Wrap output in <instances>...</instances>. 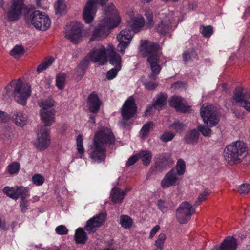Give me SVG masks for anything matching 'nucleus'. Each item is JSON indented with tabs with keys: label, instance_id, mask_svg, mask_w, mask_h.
<instances>
[{
	"label": "nucleus",
	"instance_id": "9b49d317",
	"mask_svg": "<svg viewBox=\"0 0 250 250\" xmlns=\"http://www.w3.org/2000/svg\"><path fill=\"white\" fill-rule=\"evenodd\" d=\"M30 20L37 29L44 31L50 25V20L44 12L36 10L30 14Z\"/></svg>",
	"mask_w": 250,
	"mask_h": 250
},
{
	"label": "nucleus",
	"instance_id": "c756f323",
	"mask_svg": "<svg viewBox=\"0 0 250 250\" xmlns=\"http://www.w3.org/2000/svg\"><path fill=\"white\" fill-rule=\"evenodd\" d=\"M108 55L110 63L114 66L119 65L121 67V57L118 54L113 50H110Z\"/></svg>",
	"mask_w": 250,
	"mask_h": 250
},
{
	"label": "nucleus",
	"instance_id": "603ef678",
	"mask_svg": "<svg viewBox=\"0 0 250 250\" xmlns=\"http://www.w3.org/2000/svg\"><path fill=\"white\" fill-rule=\"evenodd\" d=\"M238 192L241 194H247L250 193V184H242L239 187Z\"/></svg>",
	"mask_w": 250,
	"mask_h": 250
},
{
	"label": "nucleus",
	"instance_id": "0e129e2a",
	"mask_svg": "<svg viewBox=\"0 0 250 250\" xmlns=\"http://www.w3.org/2000/svg\"><path fill=\"white\" fill-rule=\"evenodd\" d=\"M20 208L21 211L22 212H25L26 211L27 209V201L25 199H22L21 200V203H20Z\"/></svg>",
	"mask_w": 250,
	"mask_h": 250
},
{
	"label": "nucleus",
	"instance_id": "72a5a7b5",
	"mask_svg": "<svg viewBox=\"0 0 250 250\" xmlns=\"http://www.w3.org/2000/svg\"><path fill=\"white\" fill-rule=\"evenodd\" d=\"M186 165L185 162L182 159H179L177 161L176 167L173 169L175 172L180 177L183 175L185 172Z\"/></svg>",
	"mask_w": 250,
	"mask_h": 250
},
{
	"label": "nucleus",
	"instance_id": "e433bc0d",
	"mask_svg": "<svg viewBox=\"0 0 250 250\" xmlns=\"http://www.w3.org/2000/svg\"><path fill=\"white\" fill-rule=\"evenodd\" d=\"M20 168L19 163L17 162H12L6 167V171L10 175H16L18 173Z\"/></svg>",
	"mask_w": 250,
	"mask_h": 250
},
{
	"label": "nucleus",
	"instance_id": "f03ea898",
	"mask_svg": "<svg viewBox=\"0 0 250 250\" xmlns=\"http://www.w3.org/2000/svg\"><path fill=\"white\" fill-rule=\"evenodd\" d=\"M104 12L105 17L93 30L90 41L99 40L104 38L109 34V29L116 27L120 22V17L112 4L107 9H104Z\"/></svg>",
	"mask_w": 250,
	"mask_h": 250
},
{
	"label": "nucleus",
	"instance_id": "6e6552de",
	"mask_svg": "<svg viewBox=\"0 0 250 250\" xmlns=\"http://www.w3.org/2000/svg\"><path fill=\"white\" fill-rule=\"evenodd\" d=\"M38 104L42 109L40 114L42 121L45 124L44 126H51L55 122V111L53 108L54 101L53 99H41L38 102Z\"/></svg>",
	"mask_w": 250,
	"mask_h": 250
},
{
	"label": "nucleus",
	"instance_id": "6e6d98bb",
	"mask_svg": "<svg viewBox=\"0 0 250 250\" xmlns=\"http://www.w3.org/2000/svg\"><path fill=\"white\" fill-rule=\"evenodd\" d=\"M55 231L58 234L65 235L67 234L68 230L64 225H61L56 228Z\"/></svg>",
	"mask_w": 250,
	"mask_h": 250
},
{
	"label": "nucleus",
	"instance_id": "dca6fc26",
	"mask_svg": "<svg viewBox=\"0 0 250 250\" xmlns=\"http://www.w3.org/2000/svg\"><path fill=\"white\" fill-rule=\"evenodd\" d=\"M133 31L128 29L122 30L117 36V39L119 42L118 49L123 54L125 49L128 47L133 36Z\"/></svg>",
	"mask_w": 250,
	"mask_h": 250
},
{
	"label": "nucleus",
	"instance_id": "7ed1b4c3",
	"mask_svg": "<svg viewBox=\"0 0 250 250\" xmlns=\"http://www.w3.org/2000/svg\"><path fill=\"white\" fill-rule=\"evenodd\" d=\"M159 49L160 46L158 44L146 41L142 42L140 46V50L142 54L147 56V62L153 73L150 78L153 79H155L156 76L159 74L162 69L158 53Z\"/></svg>",
	"mask_w": 250,
	"mask_h": 250
},
{
	"label": "nucleus",
	"instance_id": "58836bf2",
	"mask_svg": "<svg viewBox=\"0 0 250 250\" xmlns=\"http://www.w3.org/2000/svg\"><path fill=\"white\" fill-rule=\"evenodd\" d=\"M3 191L7 196L13 199H18L16 188L6 187L3 188Z\"/></svg>",
	"mask_w": 250,
	"mask_h": 250
},
{
	"label": "nucleus",
	"instance_id": "864d4df0",
	"mask_svg": "<svg viewBox=\"0 0 250 250\" xmlns=\"http://www.w3.org/2000/svg\"><path fill=\"white\" fill-rule=\"evenodd\" d=\"M201 32L204 37H209L213 33L212 27L211 26H203Z\"/></svg>",
	"mask_w": 250,
	"mask_h": 250
},
{
	"label": "nucleus",
	"instance_id": "4d7b16f0",
	"mask_svg": "<svg viewBox=\"0 0 250 250\" xmlns=\"http://www.w3.org/2000/svg\"><path fill=\"white\" fill-rule=\"evenodd\" d=\"M156 111H158V107L153 103L151 105L147 107L145 111V115L146 116L152 115L155 113Z\"/></svg>",
	"mask_w": 250,
	"mask_h": 250
},
{
	"label": "nucleus",
	"instance_id": "6ab92c4d",
	"mask_svg": "<svg viewBox=\"0 0 250 250\" xmlns=\"http://www.w3.org/2000/svg\"><path fill=\"white\" fill-rule=\"evenodd\" d=\"M106 216L105 213H101L94 216L87 221L85 229L89 232H93L99 228L104 221Z\"/></svg>",
	"mask_w": 250,
	"mask_h": 250
},
{
	"label": "nucleus",
	"instance_id": "473e14b6",
	"mask_svg": "<svg viewBox=\"0 0 250 250\" xmlns=\"http://www.w3.org/2000/svg\"><path fill=\"white\" fill-rule=\"evenodd\" d=\"M133 220L131 217L126 215H121L120 218V223L124 229H129L133 225Z\"/></svg>",
	"mask_w": 250,
	"mask_h": 250
},
{
	"label": "nucleus",
	"instance_id": "f704fd0d",
	"mask_svg": "<svg viewBox=\"0 0 250 250\" xmlns=\"http://www.w3.org/2000/svg\"><path fill=\"white\" fill-rule=\"evenodd\" d=\"M54 62V59L52 57L45 58L43 62L37 67V71L38 73H41L45 70Z\"/></svg>",
	"mask_w": 250,
	"mask_h": 250
},
{
	"label": "nucleus",
	"instance_id": "49530a36",
	"mask_svg": "<svg viewBox=\"0 0 250 250\" xmlns=\"http://www.w3.org/2000/svg\"><path fill=\"white\" fill-rule=\"evenodd\" d=\"M153 74V73L149 76V79L150 81H147L146 82L144 83V85L146 89H148L149 90H152L155 89L157 86V84L155 83V80L156 79H153L150 78V76ZM157 75L156 77H157Z\"/></svg>",
	"mask_w": 250,
	"mask_h": 250
},
{
	"label": "nucleus",
	"instance_id": "f8f14e48",
	"mask_svg": "<svg viewBox=\"0 0 250 250\" xmlns=\"http://www.w3.org/2000/svg\"><path fill=\"white\" fill-rule=\"evenodd\" d=\"M108 0H88L83 10V19L86 23L92 22L97 12V4L104 5Z\"/></svg>",
	"mask_w": 250,
	"mask_h": 250
},
{
	"label": "nucleus",
	"instance_id": "de8ad7c7",
	"mask_svg": "<svg viewBox=\"0 0 250 250\" xmlns=\"http://www.w3.org/2000/svg\"><path fill=\"white\" fill-rule=\"evenodd\" d=\"M44 178L40 174H36L32 176V182L36 186H41L44 182Z\"/></svg>",
	"mask_w": 250,
	"mask_h": 250
},
{
	"label": "nucleus",
	"instance_id": "9d476101",
	"mask_svg": "<svg viewBox=\"0 0 250 250\" xmlns=\"http://www.w3.org/2000/svg\"><path fill=\"white\" fill-rule=\"evenodd\" d=\"M198 205L193 206L187 201L180 204L176 210V217L181 224L187 223L192 215L195 213V208Z\"/></svg>",
	"mask_w": 250,
	"mask_h": 250
},
{
	"label": "nucleus",
	"instance_id": "423d86ee",
	"mask_svg": "<svg viewBox=\"0 0 250 250\" xmlns=\"http://www.w3.org/2000/svg\"><path fill=\"white\" fill-rule=\"evenodd\" d=\"M247 153L246 144L240 141L232 142L228 145L224 150L225 160L230 165L240 163Z\"/></svg>",
	"mask_w": 250,
	"mask_h": 250
},
{
	"label": "nucleus",
	"instance_id": "bb28decb",
	"mask_svg": "<svg viewBox=\"0 0 250 250\" xmlns=\"http://www.w3.org/2000/svg\"><path fill=\"white\" fill-rule=\"evenodd\" d=\"M245 97L250 98V93L247 95L246 92H244V89L242 87H238L236 88L233 92V100L237 103H239V104L241 102L245 100L244 98Z\"/></svg>",
	"mask_w": 250,
	"mask_h": 250
},
{
	"label": "nucleus",
	"instance_id": "37998d69",
	"mask_svg": "<svg viewBox=\"0 0 250 250\" xmlns=\"http://www.w3.org/2000/svg\"><path fill=\"white\" fill-rule=\"evenodd\" d=\"M65 80V74L60 73L56 77V86L58 89L61 90L63 88Z\"/></svg>",
	"mask_w": 250,
	"mask_h": 250
},
{
	"label": "nucleus",
	"instance_id": "c03bdc74",
	"mask_svg": "<svg viewBox=\"0 0 250 250\" xmlns=\"http://www.w3.org/2000/svg\"><path fill=\"white\" fill-rule=\"evenodd\" d=\"M77 149L78 152L81 154L80 158H82V155L83 154L84 149L83 146V138L81 135H79L76 139Z\"/></svg>",
	"mask_w": 250,
	"mask_h": 250
},
{
	"label": "nucleus",
	"instance_id": "2eb2a0df",
	"mask_svg": "<svg viewBox=\"0 0 250 250\" xmlns=\"http://www.w3.org/2000/svg\"><path fill=\"white\" fill-rule=\"evenodd\" d=\"M88 57L94 62L104 64L106 62V51L104 46L97 43L89 52Z\"/></svg>",
	"mask_w": 250,
	"mask_h": 250
},
{
	"label": "nucleus",
	"instance_id": "a19ab883",
	"mask_svg": "<svg viewBox=\"0 0 250 250\" xmlns=\"http://www.w3.org/2000/svg\"><path fill=\"white\" fill-rule=\"evenodd\" d=\"M24 53V49L22 46L16 45L11 51L10 55L16 59H19Z\"/></svg>",
	"mask_w": 250,
	"mask_h": 250
},
{
	"label": "nucleus",
	"instance_id": "0eeeda50",
	"mask_svg": "<svg viewBox=\"0 0 250 250\" xmlns=\"http://www.w3.org/2000/svg\"><path fill=\"white\" fill-rule=\"evenodd\" d=\"M155 30L161 35H164L172 30L173 24L176 21L173 12L162 11L156 17Z\"/></svg>",
	"mask_w": 250,
	"mask_h": 250
},
{
	"label": "nucleus",
	"instance_id": "4be33fe9",
	"mask_svg": "<svg viewBox=\"0 0 250 250\" xmlns=\"http://www.w3.org/2000/svg\"><path fill=\"white\" fill-rule=\"evenodd\" d=\"M10 119L17 126L22 127L26 125L28 116L21 111H16L11 113Z\"/></svg>",
	"mask_w": 250,
	"mask_h": 250
},
{
	"label": "nucleus",
	"instance_id": "13d9d810",
	"mask_svg": "<svg viewBox=\"0 0 250 250\" xmlns=\"http://www.w3.org/2000/svg\"><path fill=\"white\" fill-rule=\"evenodd\" d=\"M146 16L147 20L146 25L149 28H151L154 25L152 14L151 12H146Z\"/></svg>",
	"mask_w": 250,
	"mask_h": 250
},
{
	"label": "nucleus",
	"instance_id": "5fc2aeb1",
	"mask_svg": "<svg viewBox=\"0 0 250 250\" xmlns=\"http://www.w3.org/2000/svg\"><path fill=\"white\" fill-rule=\"evenodd\" d=\"M171 128L175 130L176 132L180 133L185 128L184 125L179 122H174L171 125Z\"/></svg>",
	"mask_w": 250,
	"mask_h": 250
},
{
	"label": "nucleus",
	"instance_id": "ddd939ff",
	"mask_svg": "<svg viewBox=\"0 0 250 250\" xmlns=\"http://www.w3.org/2000/svg\"><path fill=\"white\" fill-rule=\"evenodd\" d=\"M0 6L4 11L5 18L10 21H17L20 17L24 7L19 5L8 3L4 6L3 2H1Z\"/></svg>",
	"mask_w": 250,
	"mask_h": 250
},
{
	"label": "nucleus",
	"instance_id": "20e7f679",
	"mask_svg": "<svg viewBox=\"0 0 250 250\" xmlns=\"http://www.w3.org/2000/svg\"><path fill=\"white\" fill-rule=\"evenodd\" d=\"M12 90L14 100L20 104L25 105L27 99L31 95L30 85L23 83L20 79L13 80L6 86L3 94L4 95H8Z\"/></svg>",
	"mask_w": 250,
	"mask_h": 250
},
{
	"label": "nucleus",
	"instance_id": "39448f33",
	"mask_svg": "<svg viewBox=\"0 0 250 250\" xmlns=\"http://www.w3.org/2000/svg\"><path fill=\"white\" fill-rule=\"evenodd\" d=\"M201 116L206 125H200L198 129L204 136H209L211 130L210 127L216 125L219 121L216 108L212 104H204L201 108Z\"/></svg>",
	"mask_w": 250,
	"mask_h": 250
},
{
	"label": "nucleus",
	"instance_id": "4468645a",
	"mask_svg": "<svg viewBox=\"0 0 250 250\" xmlns=\"http://www.w3.org/2000/svg\"><path fill=\"white\" fill-rule=\"evenodd\" d=\"M83 25L78 21H73L66 26V36L73 43H76L82 38Z\"/></svg>",
	"mask_w": 250,
	"mask_h": 250
},
{
	"label": "nucleus",
	"instance_id": "aec40b11",
	"mask_svg": "<svg viewBox=\"0 0 250 250\" xmlns=\"http://www.w3.org/2000/svg\"><path fill=\"white\" fill-rule=\"evenodd\" d=\"M50 144L48 132L45 126H41L40 132L38 135L37 141L36 144V147L40 150H42L48 147Z\"/></svg>",
	"mask_w": 250,
	"mask_h": 250
},
{
	"label": "nucleus",
	"instance_id": "09e8293b",
	"mask_svg": "<svg viewBox=\"0 0 250 250\" xmlns=\"http://www.w3.org/2000/svg\"><path fill=\"white\" fill-rule=\"evenodd\" d=\"M121 67L118 65L117 66H115L114 68L110 69L106 73V78L108 80H111L114 78L118 72L120 70Z\"/></svg>",
	"mask_w": 250,
	"mask_h": 250
},
{
	"label": "nucleus",
	"instance_id": "c85d7f7f",
	"mask_svg": "<svg viewBox=\"0 0 250 250\" xmlns=\"http://www.w3.org/2000/svg\"><path fill=\"white\" fill-rule=\"evenodd\" d=\"M138 157L140 158L145 166L148 165L152 159V153L148 150H143L138 154Z\"/></svg>",
	"mask_w": 250,
	"mask_h": 250
},
{
	"label": "nucleus",
	"instance_id": "ea45409f",
	"mask_svg": "<svg viewBox=\"0 0 250 250\" xmlns=\"http://www.w3.org/2000/svg\"><path fill=\"white\" fill-rule=\"evenodd\" d=\"M197 53L192 49L185 51L183 54V61L185 63L188 62L190 60L197 58Z\"/></svg>",
	"mask_w": 250,
	"mask_h": 250
},
{
	"label": "nucleus",
	"instance_id": "bf43d9fd",
	"mask_svg": "<svg viewBox=\"0 0 250 250\" xmlns=\"http://www.w3.org/2000/svg\"><path fill=\"white\" fill-rule=\"evenodd\" d=\"M88 56L84 58L80 62L78 66V68L82 70H85L89 63V60Z\"/></svg>",
	"mask_w": 250,
	"mask_h": 250
},
{
	"label": "nucleus",
	"instance_id": "2f4dec72",
	"mask_svg": "<svg viewBox=\"0 0 250 250\" xmlns=\"http://www.w3.org/2000/svg\"><path fill=\"white\" fill-rule=\"evenodd\" d=\"M75 239L77 243L84 244L86 239V234L82 228H79L76 230Z\"/></svg>",
	"mask_w": 250,
	"mask_h": 250
},
{
	"label": "nucleus",
	"instance_id": "7c9ffc66",
	"mask_svg": "<svg viewBox=\"0 0 250 250\" xmlns=\"http://www.w3.org/2000/svg\"><path fill=\"white\" fill-rule=\"evenodd\" d=\"M199 135V133L198 130L193 129L187 132L185 139L188 144H193L197 141Z\"/></svg>",
	"mask_w": 250,
	"mask_h": 250
},
{
	"label": "nucleus",
	"instance_id": "412c9836",
	"mask_svg": "<svg viewBox=\"0 0 250 250\" xmlns=\"http://www.w3.org/2000/svg\"><path fill=\"white\" fill-rule=\"evenodd\" d=\"M169 105L174 107L177 111L186 112L190 110V106L186 103L184 99L181 97L174 96L169 100Z\"/></svg>",
	"mask_w": 250,
	"mask_h": 250
},
{
	"label": "nucleus",
	"instance_id": "cd10ccee",
	"mask_svg": "<svg viewBox=\"0 0 250 250\" xmlns=\"http://www.w3.org/2000/svg\"><path fill=\"white\" fill-rule=\"evenodd\" d=\"M167 95L166 94L161 93L157 95L153 100L154 104L157 106L158 111H159L162 107L167 103Z\"/></svg>",
	"mask_w": 250,
	"mask_h": 250
},
{
	"label": "nucleus",
	"instance_id": "338daca9",
	"mask_svg": "<svg viewBox=\"0 0 250 250\" xmlns=\"http://www.w3.org/2000/svg\"><path fill=\"white\" fill-rule=\"evenodd\" d=\"M160 227L159 225H156L152 229H151L150 235L149 236V238L150 239H152L154 236L156 234V233L158 231V230L160 229Z\"/></svg>",
	"mask_w": 250,
	"mask_h": 250
},
{
	"label": "nucleus",
	"instance_id": "680f3d73",
	"mask_svg": "<svg viewBox=\"0 0 250 250\" xmlns=\"http://www.w3.org/2000/svg\"><path fill=\"white\" fill-rule=\"evenodd\" d=\"M10 117L5 112L0 111V122L6 123L9 121Z\"/></svg>",
	"mask_w": 250,
	"mask_h": 250
},
{
	"label": "nucleus",
	"instance_id": "a211bd4d",
	"mask_svg": "<svg viewBox=\"0 0 250 250\" xmlns=\"http://www.w3.org/2000/svg\"><path fill=\"white\" fill-rule=\"evenodd\" d=\"M155 159V167L157 170L162 171L167 167L173 164L170 153H165L156 156Z\"/></svg>",
	"mask_w": 250,
	"mask_h": 250
},
{
	"label": "nucleus",
	"instance_id": "f257e3e1",
	"mask_svg": "<svg viewBox=\"0 0 250 250\" xmlns=\"http://www.w3.org/2000/svg\"><path fill=\"white\" fill-rule=\"evenodd\" d=\"M115 138L110 129L103 127L95 135L88 152L92 162L100 163L106 157V147L114 143Z\"/></svg>",
	"mask_w": 250,
	"mask_h": 250
},
{
	"label": "nucleus",
	"instance_id": "f3484780",
	"mask_svg": "<svg viewBox=\"0 0 250 250\" xmlns=\"http://www.w3.org/2000/svg\"><path fill=\"white\" fill-rule=\"evenodd\" d=\"M180 181L181 177L175 172L174 170L171 169L165 175L161 180L160 185L163 189H166L171 187L178 185Z\"/></svg>",
	"mask_w": 250,
	"mask_h": 250
},
{
	"label": "nucleus",
	"instance_id": "a878e982",
	"mask_svg": "<svg viewBox=\"0 0 250 250\" xmlns=\"http://www.w3.org/2000/svg\"><path fill=\"white\" fill-rule=\"evenodd\" d=\"M87 104L90 112L95 113L99 110L101 102L96 93L92 92L89 95L87 99Z\"/></svg>",
	"mask_w": 250,
	"mask_h": 250
},
{
	"label": "nucleus",
	"instance_id": "69168bd1",
	"mask_svg": "<svg viewBox=\"0 0 250 250\" xmlns=\"http://www.w3.org/2000/svg\"><path fill=\"white\" fill-rule=\"evenodd\" d=\"M239 105L244 107L246 110L250 112V102L245 100L241 102Z\"/></svg>",
	"mask_w": 250,
	"mask_h": 250
},
{
	"label": "nucleus",
	"instance_id": "393cba45",
	"mask_svg": "<svg viewBox=\"0 0 250 250\" xmlns=\"http://www.w3.org/2000/svg\"><path fill=\"white\" fill-rule=\"evenodd\" d=\"M130 190V188H127L125 190H122L119 188H113L111 194L112 201L115 204L122 202L127 193Z\"/></svg>",
	"mask_w": 250,
	"mask_h": 250
},
{
	"label": "nucleus",
	"instance_id": "b1692460",
	"mask_svg": "<svg viewBox=\"0 0 250 250\" xmlns=\"http://www.w3.org/2000/svg\"><path fill=\"white\" fill-rule=\"evenodd\" d=\"M237 246V241L233 237H227L220 246H216L212 250H235Z\"/></svg>",
	"mask_w": 250,
	"mask_h": 250
},
{
	"label": "nucleus",
	"instance_id": "e2e57ef3",
	"mask_svg": "<svg viewBox=\"0 0 250 250\" xmlns=\"http://www.w3.org/2000/svg\"><path fill=\"white\" fill-rule=\"evenodd\" d=\"M138 154L130 157L126 162V165L128 166L133 165L138 159Z\"/></svg>",
	"mask_w": 250,
	"mask_h": 250
},
{
	"label": "nucleus",
	"instance_id": "5701e85b",
	"mask_svg": "<svg viewBox=\"0 0 250 250\" xmlns=\"http://www.w3.org/2000/svg\"><path fill=\"white\" fill-rule=\"evenodd\" d=\"M128 24L134 32H138L144 26L145 20L140 14H134L131 16Z\"/></svg>",
	"mask_w": 250,
	"mask_h": 250
},
{
	"label": "nucleus",
	"instance_id": "c9c22d12",
	"mask_svg": "<svg viewBox=\"0 0 250 250\" xmlns=\"http://www.w3.org/2000/svg\"><path fill=\"white\" fill-rule=\"evenodd\" d=\"M166 239V236L165 233H160L154 243V250H163L164 242Z\"/></svg>",
	"mask_w": 250,
	"mask_h": 250
},
{
	"label": "nucleus",
	"instance_id": "79ce46f5",
	"mask_svg": "<svg viewBox=\"0 0 250 250\" xmlns=\"http://www.w3.org/2000/svg\"><path fill=\"white\" fill-rule=\"evenodd\" d=\"M16 189L18 198L21 196V200L25 199V198L29 196V190L27 188L23 186H18L16 187Z\"/></svg>",
	"mask_w": 250,
	"mask_h": 250
},
{
	"label": "nucleus",
	"instance_id": "a18cd8bd",
	"mask_svg": "<svg viewBox=\"0 0 250 250\" xmlns=\"http://www.w3.org/2000/svg\"><path fill=\"white\" fill-rule=\"evenodd\" d=\"M157 206L160 210L163 212H166L169 207V204L166 200L160 199L157 201Z\"/></svg>",
	"mask_w": 250,
	"mask_h": 250
},
{
	"label": "nucleus",
	"instance_id": "052dcab7",
	"mask_svg": "<svg viewBox=\"0 0 250 250\" xmlns=\"http://www.w3.org/2000/svg\"><path fill=\"white\" fill-rule=\"evenodd\" d=\"M210 191L207 190H205L202 193H201L197 198V202L199 203L205 201L207 196L209 195Z\"/></svg>",
	"mask_w": 250,
	"mask_h": 250
},
{
	"label": "nucleus",
	"instance_id": "1a4fd4ad",
	"mask_svg": "<svg viewBox=\"0 0 250 250\" xmlns=\"http://www.w3.org/2000/svg\"><path fill=\"white\" fill-rule=\"evenodd\" d=\"M136 110L134 98L132 96L129 97L124 103L121 110L123 120L120 123L123 127H126L132 124V122L129 120L134 116Z\"/></svg>",
	"mask_w": 250,
	"mask_h": 250
},
{
	"label": "nucleus",
	"instance_id": "774afa93",
	"mask_svg": "<svg viewBox=\"0 0 250 250\" xmlns=\"http://www.w3.org/2000/svg\"><path fill=\"white\" fill-rule=\"evenodd\" d=\"M10 3L19 5L20 6L24 7L23 0H11Z\"/></svg>",
	"mask_w": 250,
	"mask_h": 250
},
{
	"label": "nucleus",
	"instance_id": "3c124183",
	"mask_svg": "<svg viewBox=\"0 0 250 250\" xmlns=\"http://www.w3.org/2000/svg\"><path fill=\"white\" fill-rule=\"evenodd\" d=\"M152 126V122H147L143 125L141 130L143 138H146L147 136L149 129Z\"/></svg>",
	"mask_w": 250,
	"mask_h": 250
},
{
	"label": "nucleus",
	"instance_id": "8fccbe9b",
	"mask_svg": "<svg viewBox=\"0 0 250 250\" xmlns=\"http://www.w3.org/2000/svg\"><path fill=\"white\" fill-rule=\"evenodd\" d=\"M175 134L171 132H165L160 137V139L163 142H167L171 141L174 137Z\"/></svg>",
	"mask_w": 250,
	"mask_h": 250
},
{
	"label": "nucleus",
	"instance_id": "4c0bfd02",
	"mask_svg": "<svg viewBox=\"0 0 250 250\" xmlns=\"http://www.w3.org/2000/svg\"><path fill=\"white\" fill-rule=\"evenodd\" d=\"M54 7L56 14L60 16L65 11L66 8L64 0H58Z\"/></svg>",
	"mask_w": 250,
	"mask_h": 250
}]
</instances>
